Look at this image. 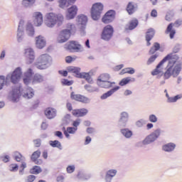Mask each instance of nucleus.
I'll use <instances>...</instances> for the list:
<instances>
[{
  "instance_id": "30",
  "label": "nucleus",
  "mask_w": 182,
  "mask_h": 182,
  "mask_svg": "<svg viewBox=\"0 0 182 182\" xmlns=\"http://www.w3.org/2000/svg\"><path fill=\"white\" fill-rule=\"evenodd\" d=\"M137 25H139V21L137 19H133L129 21V25L125 26V31H133L135 28H137Z\"/></svg>"
},
{
  "instance_id": "33",
  "label": "nucleus",
  "mask_w": 182,
  "mask_h": 182,
  "mask_svg": "<svg viewBox=\"0 0 182 182\" xmlns=\"http://www.w3.org/2000/svg\"><path fill=\"white\" fill-rule=\"evenodd\" d=\"M33 96H35V92L32 87H28L26 92L23 94V97L25 99H32Z\"/></svg>"
},
{
  "instance_id": "8",
  "label": "nucleus",
  "mask_w": 182,
  "mask_h": 182,
  "mask_svg": "<svg viewBox=\"0 0 182 182\" xmlns=\"http://www.w3.org/2000/svg\"><path fill=\"white\" fill-rule=\"evenodd\" d=\"M160 136H161V129L158 128L146 136L144 140L145 141L146 146H149V144L154 143Z\"/></svg>"
},
{
  "instance_id": "40",
  "label": "nucleus",
  "mask_w": 182,
  "mask_h": 182,
  "mask_svg": "<svg viewBox=\"0 0 182 182\" xmlns=\"http://www.w3.org/2000/svg\"><path fill=\"white\" fill-rule=\"evenodd\" d=\"M41 173H42V168L39 166H34L30 169L31 174H41Z\"/></svg>"
},
{
  "instance_id": "63",
  "label": "nucleus",
  "mask_w": 182,
  "mask_h": 182,
  "mask_svg": "<svg viewBox=\"0 0 182 182\" xmlns=\"http://www.w3.org/2000/svg\"><path fill=\"white\" fill-rule=\"evenodd\" d=\"M33 143L36 146V147H41V139H35L33 140Z\"/></svg>"
},
{
  "instance_id": "17",
  "label": "nucleus",
  "mask_w": 182,
  "mask_h": 182,
  "mask_svg": "<svg viewBox=\"0 0 182 182\" xmlns=\"http://www.w3.org/2000/svg\"><path fill=\"white\" fill-rule=\"evenodd\" d=\"M117 174V169H109L106 171L105 176L104 178V180L105 182H112V180H113L114 177H116V175Z\"/></svg>"
},
{
  "instance_id": "47",
  "label": "nucleus",
  "mask_w": 182,
  "mask_h": 182,
  "mask_svg": "<svg viewBox=\"0 0 182 182\" xmlns=\"http://www.w3.org/2000/svg\"><path fill=\"white\" fill-rule=\"evenodd\" d=\"M39 157H41V151L37 150L32 154L31 160L32 161H36Z\"/></svg>"
},
{
  "instance_id": "10",
  "label": "nucleus",
  "mask_w": 182,
  "mask_h": 182,
  "mask_svg": "<svg viewBox=\"0 0 182 182\" xmlns=\"http://www.w3.org/2000/svg\"><path fill=\"white\" fill-rule=\"evenodd\" d=\"M114 32V30L113 29V26L107 25L102 30L101 39L106 41L107 42L110 41L113 37Z\"/></svg>"
},
{
  "instance_id": "36",
  "label": "nucleus",
  "mask_w": 182,
  "mask_h": 182,
  "mask_svg": "<svg viewBox=\"0 0 182 182\" xmlns=\"http://www.w3.org/2000/svg\"><path fill=\"white\" fill-rule=\"evenodd\" d=\"M80 78L85 79L87 83H90L91 85L93 83V79H92V77L87 73H82L81 77H80Z\"/></svg>"
},
{
  "instance_id": "53",
  "label": "nucleus",
  "mask_w": 182,
  "mask_h": 182,
  "mask_svg": "<svg viewBox=\"0 0 182 182\" xmlns=\"http://www.w3.org/2000/svg\"><path fill=\"white\" fill-rule=\"evenodd\" d=\"M18 168H19V166L16 164H13L9 166L10 171L16 172L18 171Z\"/></svg>"
},
{
  "instance_id": "27",
  "label": "nucleus",
  "mask_w": 182,
  "mask_h": 182,
  "mask_svg": "<svg viewBox=\"0 0 182 182\" xmlns=\"http://www.w3.org/2000/svg\"><path fill=\"white\" fill-rule=\"evenodd\" d=\"M44 80L45 77H43V75L39 73H36L31 79V83H32V85H36V83H42V82H43Z\"/></svg>"
},
{
  "instance_id": "18",
  "label": "nucleus",
  "mask_w": 182,
  "mask_h": 182,
  "mask_svg": "<svg viewBox=\"0 0 182 182\" xmlns=\"http://www.w3.org/2000/svg\"><path fill=\"white\" fill-rule=\"evenodd\" d=\"M32 75H33V70L28 68L26 73H24L23 83L26 85H29L32 82Z\"/></svg>"
},
{
  "instance_id": "28",
  "label": "nucleus",
  "mask_w": 182,
  "mask_h": 182,
  "mask_svg": "<svg viewBox=\"0 0 182 182\" xmlns=\"http://www.w3.org/2000/svg\"><path fill=\"white\" fill-rule=\"evenodd\" d=\"M120 133L124 137H125V139H130L131 137H133V131L130 130L129 128L122 127L120 129Z\"/></svg>"
},
{
  "instance_id": "39",
  "label": "nucleus",
  "mask_w": 182,
  "mask_h": 182,
  "mask_svg": "<svg viewBox=\"0 0 182 182\" xmlns=\"http://www.w3.org/2000/svg\"><path fill=\"white\" fill-rule=\"evenodd\" d=\"M84 89H85V90H87V92H88L89 93H93L95 92H99V88H97L96 87H93L90 85H85L84 86Z\"/></svg>"
},
{
  "instance_id": "59",
  "label": "nucleus",
  "mask_w": 182,
  "mask_h": 182,
  "mask_svg": "<svg viewBox=\"0 0 182 182\" xmlns=\"http://www.w3.org/2000/svg\"><path fill=\"white\" fill-rule=\"evenodd\" d=\"M181 25H182L181 19H178L174 22V23H173V26H175L176 28H179V26H181Z\"/></svg>"
},
{
  "instance_id": "41",
  "label": "nucleus",
  "mask_w": 182,
  "mask_h": 182,
  "mask_svg": "<svg viewBox=\"0 0 182 182\" xmlns=\"http://www.w3.org/2000/svg\"><path fill=\"white\" fill-rule=\"evenodd\" d=\"M36 0H23L22 5L24 8H31L33 6V4H35Z\"/></svg>"
},
{
  "instance_id": "46",
  "label": "nucleus",
  "mask_w": 182,
  "mask_h": 182,
  "mask_svg": "<svg viewBox=\"0 0 182 182\" xmlns=\"http://www.w3.org/2000/svg\"><path fill=\"white\" fill-rule=\"evenodd\" d=\"M14 159L16 161H21V163L26 160L25 156H22V154H21L19 152H15Z\"/></svg>"
},
{
  "instance_id": "26",
  "label": "nucleus",
  "mask_w": 182,
  "mask_h": 182,
  "mask_svg": "<svg viewBox=\"0 0 182 182\" xmlns=\"http://www.w3.org/2000/svg\"><path fill=\"white\" fill-rule=\"evenodd\" d=\"M67 70L69 73H74L76 77H80L82 76V73H80V68L69 66L67 68Z\"/></svg>"
},
{
  "instance_id": "13",
  "label": "nucleus",
  "mask_w": 182,
  "mask_h": 182,
  "mask_svg": "<svg viewBox=\"0 0 182 182\" xmlns=\"http://www.w3.org/2000/svg\"><path fill=\"white\" fill-rule=\"evenodd\" d=\"M70 97L73 100H76V102H80L81 103H84L85 105H88L91 102L90 98L80 94H75V92H71Z\"/></svg>"
},
{
  "instance_id": "48",
  "label": "nucleus",
  "mask_w": 182,
  "mask_h": 182,
  "mask_svg": "<svg viewBox=\"0 0 182 182\" xmlns=\"http://www.w3.org/2000/svg\"><path fill=\"white\" fill-rule=\"evenodd\" d=\"M157 58H159V54H155V55H151L146 61V65H151V63H153L154 62V60H156L157 59Z\"/></svg>"
},
{
  "instance_id": "12",
  "label": "nucleus",
  "mask_w": 182,
  "mask_h": 182,
  "mask_svg": "<svg viewBox=\"0 0 182 182\" xmlns=\"http://www.w3.org/2000/svg\"><path fill=\"white\" fill-rule=\"evenodd\" d=\"M129 112H122L120 113L119 119L118 120L117 126L119 129L126 127L127 126V122H129Z\"/></svg>"
},
{
  "instance_id": "31",
  "label": "nucleus",
  "mask_w": 182,
  "mask_h": 182,
  "mask_svg": "<svg viewBox=\"0 0 182 182\" xmlns=\"http://www.w3.org/2000/svg\"><path fill=\"white\" fill-rule=\"evenodd\" d=\"M165 33H166V35H168L169 33L170 39H174V35H176V30L173 29V23L168 24L165 31Z\"/></svg>"
},
{
  "instance_id": "29",
  "label": "nucleus",
  "mask_w": 182,
  "mask_h": 182,
  "mask_svg": "<svg viewBox=\"0 0 182 182\" xmlns=\"http://www.w3.org/2000/svg\"><path fill=\"white\" fill-rule=\"evenodd\" d=\"M45 114L47 119H54L56 117V110L53 108H47L45 110Z\"/></svg>"
},
{
  "instance_id": "42",
  "label": "nucleus",
  "mask_w": 182,
  "mask_h": 182,
  "mask_svg": "<svg viewBox=\"0 0 182 182\" xmlns=\"http://www.w3.org/2000/svg\"><path fill=\"white\" fill-rule=\"evenodd\" d=\"M159 49H160V43H154V46H152L149 50V55H154V53H156Z\"/></svg>"
},
{
  "instance_id": "57",
  "label": "nucleus",
  "mask_w": 182,
  "mask_h": 182,
  "mask_svg": "<svg viewBox=\"0 0 182 182\" xmlns=\"http://www.w3.org/2000/svg\"><path fill=\"white\" fill-rule=\"evenodd\" d=\"M136 147H144V146H147V144H146V141L142 140L140 141H138L136 144H135Z\"/></svg>"
},
{
  "instance_id": "52",
  "label": "nucleus",
  "mask_w": 182,
  "mask_h": 182,
  "mask_svg": "<svg viewBox=\"0 0 182 182\" xmlns=\"http://www.w3.org/2000/svg\"><path fill=\"white\" fill-rule=\"evenodd\" d=\"M135 124H136V127H143V126H144V124H146V120H144V119H141L136 121Z\"/></svg>"
},
{
  "instance_id": "60",
  "label": "nucleus",
  "mask_w": 182,
  "mask_h": 182,
  "mask_svg": "<svg viewBox=\"0 0 182 182\" xmlns=\"http://www.w3.org/2000/svg\"><path fill=\"white\" fill-rule=\"evenodd\" d=\"M91 142H92V137L89 136H86L84 142L85 146H87V144H90Z\"/></svg>"
},
{
  "instance_id": "19",
  "label": "nucleus",
  "mask_w": 182,
  "mask_h": 182,
  "mask_svg": "<svg viewBox=\"0 0 182 182\" xmlns=\"http://www.w3.org/2000/svg\"><path fill=\"white\" fill-rule=\"evenodd\" d=\"M177 145L173 142H169L162 146V151L165 153H173L176 150Z\"/></svg>"
},
{
  "instance_id": "14",
  "label": "nucleus",
  "mask_w": 182,
  "mask_h": 182,
  "mask_svg": "<svg viewBox=\"0 0 182 182\" xmlns=\"http://www.w3.org/2000/svg\"><path fill=\"white\" fill-rule=\"evenodd\" d=\"M19 97H21V90L18 88L13 89L9 94L8 99L13 103L19 102Z\"/></svg>"
},
{
  "instance_id": "2",
  "label": "nucleus",
  "mask_w": 182,
  "mask_h": 182,
  "mask_svg": "<svg viewBox=\"0 0 182 182\" xmlns=\"http://www.w3.org/2000/svg\"><path fill=\"white\" fill-rule=\"evenodd\" d=\"M109 80H110V75L109 74H102L97 79V85H98L100 87L111 89L101 96L102 100H105L107 99V97L113 96V95L120 89L119 86H115V82H110Z\"/></svg>"
},
{
  "instance_id": "4",
  "label": "nucleus",
  "mask_w": 182,
  "mask_h": 182,
  "mask_svg": "<svg viewBox=\"0 0 182 182\" xmlns=\"http://www.w3.org/2000/svg\"><path fill=\"white\" fill-rule=\"evenodd\" d=\"M51 65L52 57L46 53L38 56L34 63L36 68L40 70H45V69H48V68H50Z\"/></svg>"
},
{
  "instance_id": "54",
  "label": "nucleus",
  "mask_w": 182,
  "mask_h": 182,
  "mask_svg": "<svg viewBox=\"0 0 182 182\" xmlns=\"http://www.w3.org/2000/svg\"><path fill=\"white\" fill-rule=\"evenodd\" d=\"M5 76L0 75V90L4 89V86H5Z\"/></svg>"
},
{
  "instance_id": "44",
  "label": "nucleus",
  "mask_w": 182,
  "mask_h": 182,
  "mask_svg": "<svg viewBox=\"0 0 182 182\" xmlns=\"http://www.w3.org/2000/svg\"><path fill=\"white\" fill-rule=\"evenodd\" d=\"M124 73H129V75H134L136 70L133 68H127L122 70L121 75H124Z\"/></svg>"
},
{
  "instance_id": "11",
  "label": "nucleus",
  "mask_w": 182,
  "mask_h": 182,
  "mask_svg": "<svg viewBox=\"0 0 182 182\" xmlns=\"http://www.w3.org/2000/svg\"><path fill=\"white\" fill-rule=\"evenodd\" d=\"M76 21L81 34L85 35V29H86V25L87 23V16L80 14L77 16Z\"/></svg>"
},
{
  "instance_id": "5",
  "label": "nucleus",
  "mask_w": 182,
  "mask_h": 182,
  "mask_svg": "<svg viewBox=\"0 0 182 182\" xmlns=\"http://www.w3.org/2000/svg\"><path fill=\"white\" fill-rule=\"evenodd\" d=\"M73 32H76V26L72 23H68L67 29L63 30L58 38V43H65L70 38V33H73Z\"/></svg>"
},
{
  "instance_id": "56",
  "label": "nucleus",
  "mask_w": 182,
  "mask_h": 182,
  "mask_svg": "<svg viewBox=\"0 0 182 182\" xmlns=\"http://www.w3.org/2000/svg\"><path fill=\"white\" fill-rule=\"evenodd\" d=\"M36 180V176L34 175H29L27 176L26 182H34Z\"/></svg>"
},
{
  "instance_id": "43",
  "label": "nucleus",
  "mask_w": 182,
  "mask_h": 182,
  "mask_svg": "<svg viewBox=\"0 0 182 182\" xmlns=\"http://www.w3.org/2000/svg\"><path fill=\"white\" fill-rule=\"evenodd\" d=\"M154 29L153 28H149L148 29L146 32V41H150L151 39H153L154 37Z\"/></svg>"
},
{
  "instance_id": "25",
  "label": "nucleus",
  "mask_w": 182,
  "mask_h": 182,
  "mask_svg": "<svg viewBox=\"0 0 182 182\" xmlns=\"http://www.w3.org/2000/svg\"><path fill=\"white\" fill-rule=\"evenodd\" d=\"M126 9L129 15H133L134 12H137V9H139V5L133 2H129Z\"/></svg>"
},
{
  "instance_id": "38",
  "label": "nucleus",
  "mask_w": 182,
  "mask_h": 182,
  "mask_svg": "<svg viewBox=\"0 0 182 182\" xmlns=\"http://www.w3.org/2000/svg\"><path fill=\"white\" fill-rule=\"evenodd\" d=\"M49 144L51 146V147H56L57 149H59V150H62V149H63L62 147V144L58 140L50 141Z\"/></svg>"
},
{
  "instance_id": "55",
  "label": "nucleus",
  "mask_w": 182,
  "mask_h": 182,
  "mask_svg": "<svg viewBox=\"0 0 182 182\" xmlns=\"http://www.w3.org/2000/svg\"><path fill=\"white\" fill-rule=\"evenodd\" d=\"M82 120L80 119H77L76 120L73 122V126L74 129H77L78 126L80 125Z\"/></svg>"
},
{
  "instance_id": "7",
  "label": "nucleus",
  "mask_w": 182,
  "mask_h": 182,
  "mask_svg": "<svg viewBox=\"0 0 182 182\" xmlns=\"http://www.w3.org/2000/svg\"><path fill=\"white\" fill-rule=\"evenodd\" d=\"M103 12V4L102 3H95L91 9V17L93 21H99Z\"/></svg>"
},
{
  "instance_id": "21",
  "label": "nucleus",
  "mask_w": 182,
  "mask_h": 182,
  "mask_svg": "<svg viewBox=\"0 0 182 182\" xmlns=\"http://www.w3.org/2000/svg\"><path fill=\"white\" fill-rule=\"evenodd\" d=\"M36 46L38 49H43L46 46V40L45 37L38 36L36 37Z\"/></svg>"
},
{
  "instance_id": "3",
  "label": "nucleus",
  "mask_w": 182,
  "mask_h": 182,
  "mask_svg": "<svg viewBox=\"0 0 182 182\" xmlns=\"http://www.w3.org/2000/svg\"><path fill=\"white\" fill-rule=\"evenodd\" d=\"M64 18L62 14H56L55 13H48L46 15L45 25L48 26V28H54V26L58 23L62 25L63 23Z\"/></svg>"
},
{
  "instance_id": "37",
  "label": "nucleus",
  "mask_w": 182,
  "mask_h": 182,
  "mask_svg": "<svg viewBox=\"0 0 182 182\" xmlns=\"http://www.w3.org/2000/svg\"><path fill=\"white\" fill-rule=\"evenodd\" d=\"M182 99V94H178L174 97H168V100H166L167 103H176L177 100Z\"/></svg>"
},
{
  "instance_id": "35",
  "label": "nucleus",
  "mask_w": 182,
  "mask_h": 182,
  "mask_svg": "<svg viewBox=\"0 0 182 182\" xmlns=\"http://www.w3.org/2000/svg\"><path fill=\"white\" fill-rule=\"evenodd\" d=\"M130 82H136L135 78H131L130 77H127L123 78L119 83V86H126V85L130 83Z\"/></svg>"
},
{
  "instance_id": "6",
  "label": "nucleus",
  "mask_w": 182,
  "mask_h": 182,
  "mask_svg": "<svg viewBox=\"0 0 182 182\" xmlns=\"http://www.w3.org/2000/svg\"><path fill=\"white\" fill-rule=\"evenodd\" d=\"M21 76H22V68H17L12 74H8L6 77L5 78V84L9 83L11 80V83L14 85L16 84L17 82H19V79H21Z\"/></svg>"
},
{
  "instance_id": "62",
  "label": "nucleus",
  "mask_w": 182,
  "mask_h": 182,
  "mask_svg": "<svg viewBox=\"0 0 182 182\" xmlns=\"http://www.w3.org/2000/svg\"><path fill=\"white\" fill-rule=\"evenodd\" d=\"M86 132H87V133H88V134H92V133H95V132H96V130L93 127H88V128H87Z\"/></svg>"
},
{
  "instance_id": "24",
  "label": "nucleus",
  "mask_w": 182,
  "mask_h": 182,
  "mask_svg": "<svg viewBox=\"0 0 182 182\" xmlns=\"http://www.w3.org/2000/svg\"><path fill=\"white\" fill-rule=\"evenodd\" d=\"M77 14V6H72L68 9V13L66 14L67 19H73Z\"/></svg>"
},
{
  "instance_id": "34",
  "label": "nucleus",
  "mask_w": 182,
  "mask_h": 182,
  "mask_svg": "<svg viewBox=\"0 0 182 182\" xmlns=\"http://www.w3.org/2000/svg\"><path fill=\"white\" fill-rule=\"evenodd\" d=\"M77 177V178H79V180H82V181H85L86 180H89L92 177V174L85 173L83 172H78Z\"/></svg>"
},
{
  "instance_id": "58",
  "label": "nucleus",
  "mask_w": 182,
  "mask_h": 182,
  "mask_svg": "<svg viewBox=\"0 0 182 182\" xmlns=\"http://www.w3.org/2000/svg\"><path fill=\"white\" fill-rule=\"evenodd\" d=\"M75 165L68 166L66 168L67 173H68L69 174H72V173L75 171Z\"/></svg>"
},
{
  "instance_id": "20",
  "label": "nucleus",
  "mask_w": 182,
  "mask_h": 182,
  "mask_svg": "<svg viewBox=\"0 0 182 182\" xmlns=\"http://www.w3.org/2000/svg\"><path fill=\"white\" fill-rule=\"evenodd\" d=\"M35 26H41L43 23V16L41 12H35L33 14Z\"/></svg>"
},
{
  "instance_id": "45",
  "label": "nucleus",
  "mask_w": 182,
  "mask_h": 182,
  "mask_svg": "<svg viewBox=\"0 0 182 182\" xmlns=\"http://www.w3.org/2000/svg\"><path fill=\"white\" fill-rule=\"evenodd\" d=\"M71 122L72 119H70V114H67L63 119V126H68V124H70Z\"/></svg>"
},
{
  "instance_id": "1",
  "label": "nucleus",
  "mask_w": 182,
  "mask_h": 182,
  "mask_svg": "<svg viewBox=\"0 0 182 182\" xmlns=\"http://www.w3.org/2000/svg\"><path fill=\"white\" fill-rule=\"evenodd\" d=\"M181 46L176 44L173 48V52L168 54L161 62L156 65V68L151 72L152 76H158L160 79L164 76V80L170 79L171 76L177 77L182 70V61L180 60L178 53Z\"/></svg>"
},
{
  "instance_id": "15",
  "label": "nucleus",
  "mask_w": 182,
  "mask_h": 182,
  "mask_svg": "<svg viewBox=\"0 0 182 182\" xmlns=\"http://www.w3.org/2000/svg\"><path fill=\"white\" fill-rule=\"evenodd\" d=\"M114 11L109 10L102 17V21L104 23H110V22H113V21H114Z\"/></svg>"
},
{
  "instance_id": "61",
  "label": "nucleus",
  "mask_w": 182,
  "mask_h": 182,
  "mask_svg": "<svg viewBox=\"0 0 182 182\" xmlns=\"http://www.w3.org/2000/svg\"><path fill=\"white\" fill-rule=\"evenodd\" d=\"M63 85H65L66 86H70L72 85L73 82L69 81L68 80L64 79L62 81Z\"/></svg>"
},
{
  "instance_id": "64",
  "label": "nucleus",
  "mask_w": 182,
  "mask_h": 182,
  "mask_svg": "<svg viewBox=\"0 0 182 182\" xmlns=\"http://www.w3.org/2000/svg\"><path fill=\"white\" fill-rule=\"evenodd\" d=\"M57 182H65V176L63 175L58 176L57 177Z\"/></svg>"
},
{
  "instance_id": "16",
  "label": "nucleus",
  "mask_w": 182,
  "mask_h": 182,
  "mask_svg": "<svg viewBox=\"0 0 182 182\" xmlns=\"http://www.w3.org/2000/svg\"><path fill=\"white\" fill-rule=\"evenodd\" d=\"M23 23H24V21L23 20H21L19 21L18 31H17L18 42H22L25 38V33H23Z\"/></svg>"
},
{
  "instance_id": "51",
  "label": "nucleus",
  "mask_w": 182,
  "mask_h": 182,
  "mask_svg": "<svg viewBox=\"0 0 182 182\" xmlns=\"http://www.w3.org/2000/svg\"><path fill=\"white\" fill-rule=\"evenodd\" d=\"M77 132V128H74L73 127H67V133L68 134H75Z\"/></svg>"
},
{
  "instance_id": "9",
  "label": "nucleus",
  "mask_w": 182,
  "mask_h": 182,
  "mask_svg": "<svg viewBox=\"0 0 182 182\" xmlns=\"http://www.w3.org/2000/svg\"><path fill=\"white\" fill-rule=\"evenodd\" d=\"M64 48L69 52H83V47L77 41H70L65 44Z\"/></svg>"
},
{
  "instance_id": "32",
  "label": "nucleus",
  "mask_w": 182,
  "mask_h": 182,
  "mask_svg": "<svg viewBox=\"0 0 182 182\" xmlns=\"http://www.w3.org/2000/svg\"><path fill=\"white\" fill-rule=\"evenodd\" d=\"M26 32L28 36H33L35 35V28L31 23H27L26 26Z\"/></svg>"
},
{
  "instance_id": "49",
  "label": "nucleus",
  "mask_w": 182,
  "mask_h": 182,
  "mask_svg": "<svg viewBox=\"0 0 182 182\" xmlns=\"http://www.w3.org/2000/svg\"><path fill=\"white\" fill-rule=\"evenodd\" d=\"M149 121L151 123H157L159 122V118L157 116H156V114H151L149 116Z\"/></svg>"
},
{
  "instance_id": "22",
  "label": "nucleus",
  "mask_w": 182,
  "mask_h": 182,
  "mask_svg": "<svg viewBox=\"0 0 182 182\" xmlns=\"http://www.w3.org/2000/svg\"><path fill=\"white\" fill-rule=\"evenodd\" d=\"M25 56L26 58L29 60L28 63H33L35 60V51L32 48H27L25 50Z\"/></svg>"
},
{
  "instance_id": "23",
  "label": "nucleus",
  "mask_w": 182,
  "mask_h": 182,
  "mask_svg": "<svg viewBox=\"0 0 182 182\" xmlns=\"http://www.w3.org/2000/svg\"><path fill=\"white\" fill-rule=\"evenodd\" d=\"M89 113V110L86 108L74 109L72 111V114L75 116V117H83Z\"/></svg>"
},
{
  "instance_id": "50",
  "label": "nucleus",
  "mask_w": 182,
  "mask_h": 182,
  "mask_svg": "<svg viewBox=\"0 0 182 182\" xmlns=\"http://www.w3.org/2000/svg\"><path fill=\"white\" fill-rule=\"evenodd\" d=\"M60 8H68L69 6V1L68 0H59Z\"/></svg>"
}]
</instances>
